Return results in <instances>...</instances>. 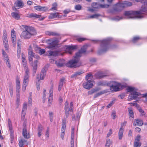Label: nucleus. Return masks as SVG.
Listing matches in <instances>:
<instances>
[{
    "mask_svg": "<svg viewBox=\"0 0 147 147\" xmlns=\"http://www.w3.org/2000/svg\"><path fill=\"white\" fill-rule=\"evenodd\" d=\"M136 122L134 121L133 123V125L136 126L137 125L142 126L143 124L142 120L140 119H135Z\"/></svg>",
    "mask_w": 147,
    "mask_h": 147,
    "instance_id": "obj_19",
    "label": "nucleus"
},
{
    "mask_svg": "<svg viewBox=\"0 0 147 147\" xmlns=\"http://www.w3.org/2000/svg\"><path fill=\"white\" fill-rule=\"evenodd\" d=\"M107 76V75L101 71H98L95 74L96 78L97 79H100Z\"/></svg>",
    "mask_w": 147,
    "mask_h": 147,
    "instance_id": "obj_10",
    "label": "nucleus"
},
{
    "mask_svg": "<svg viewBox=\"0 0 147 147\" xmlns=\"http://www.w3.org/2000/svg\"><path fill=\"white\" fill-rule=\"evenodd\" d=\"M26 114V112H22V117L21 119L22 121H23L25 118V115Z\"/></svg>",
    "mask_w": 147,
    "mask_h": 147,
    "instance_id": "obj_62",
    "label": "nucleus"
},
{
    "mask_svg": "<svg viewBox=\"0 0 147 147\" xmlns=\"http://www.w3.org/2000/svg\"><path fill=\"white\" fill-rule=\"evenodd\" d=\"M58 16V13H51L49 16V19H52L57 18Z\"/></svg>",
    "mask_w": 147,
    "mask_h": 147,
    "instance_id": "obj_33",
    "label": "nucleus"
},
{
    "mask_svg": "<svg viewBox=\"0 0 147 147\" xmlns=\"http://www.w3.org/2000/svg\"><path fill=\"white\" fill-rule=\"evenodd\" d=\"M131 95H135L136 96H138L140 95V94L136 91H134L131 93Z\"/></svg>",
    "mask_w": 147,
    "mask_h": 147,
    "instance_id": "obj_59",
    "label": "nucleus"
},
{
    "mask_svg": "<svg viewBox=\"0 0 147 147\" xmlns=\"http://www.w3.org/2000/svg\"><path fill=\"white\" fill-rule=\"evenodd\" d=\"M8 126L9 129L10 131H12V126L11 123V121L9 120L8 121Z\"/></svg>",
    "mask_w": 147,
    "mask_h": 147,
    "instance_id": "obj_54",
    "label": "nucleus"
},
{
    "mask_svg": "<svg viewBox=\"0 0 147 147\" xmlns=\"http://www.w3.org/2000/svg\"><path fill=\"white\" fill-rule=\"evenodd\" d=\"M98 86H104L106 85V84L103 82H99L97 83Z\"/></svg>",
    "mask_w": 147,
    "mask_h": 147,
    "instance_id": "obj_60",
    "label": "nucleus"
},
{
    "mask_svg": "<svg viewBox=\"0 0 147 147\" xmlns=\"http://www.w3.org/2000/svg\"><path fill=\"white\" fill-rule=\"evenodd\" d=\"M109 5L107 4H99V7H100L102 8H108Z\"/></svg>",
    "mask_w": 147,
    "mask_h": 147,
    "instance_id": "obj_51",
    "label": "nucleus"
},
{
    "mask_svg": "<svg viewBox=\"0 0 147 147\" xmlns=\"http://www.w3.org/2000/svg\"><path fill=\"white\" fill-rule=\"evenodd\" d=\"M15 5L19 8H22L24 6V2L22 0H17L15 3Z\"/></svg>",
    "mask_w": 147,
    "mask_h": 147,
    "instance_id": "obj_14",
    "label": "nucleus"
},
{
    "mask_svg": "<svg viewBox=\"0 0 147 147\" xmlns=\"http://www.w3.org/2000/svg\"><path fill=\"white\" fill-rule=\"evenodd\" d=\"M147 11V6H142L140 9L139 11H136V13L138 16H141L140 15L144 13ZM142 17H143L142 16ZM143 17H142V18Z\"/></svg>",
    "mask_w": 147,
    "mask_h": 147,
    "instance_id": "obj_12",
    "label": "nucleus"
},
{
    "mask_svg": "<svg viewBox=\"0 0 147 147\" xmlns=\"http://www.w3.org/2000/svg\"><path fill=\"white\" fill-rule=\"evenodd\" d=\"M124 15L127 19L142 18V16H138L136 11H126L124 12Z\"/></svg>",
    "mask_w": 147,
    "mask_h": 147,
    "instance_id": "obj_4",
    "label": "nucleus"
},
{
    "mask_svg": "<svg viewBox=\"0 0 147 147\" xmlns=\"http://www.w3.org/2000/svg\"><path fill=\"white\" fill-rule=\"evenodd\" d=\"M124 2L125 7H130L132 5V3L130 2L125 1Z\"/></svg>",
    "mask_w": 147,
    "mask_h": 147,
    "instance_id": "obj_47",
    "label": "nucleus"
},
{
    "mask_svg": "<svg viewBox=\"0 0 147 147\" xmlns=\"http://www.w3.org/2000/svg\"><path fill=\"white\" fill-rule=\"evenodd\" d=\"M23 62V65L24 67V68L25 70V71H29V69L28 68V66H27V63L26 62V61L22 62Z\"/></svg>",
    "mask_w": 147,
    "mask_h": 147,
    "instance_id": "obj_39",
    "label": "nucleus"
},
{
    "mask_svg": "<svg viewBox=\"0 0 147 147\" xmlns=\"http://www.w3.org/2000/svg\"><path fill=\"white\" fill-rule=\"evenodd\" d=\"M65 80L64 78H62L60 79L59 85L63 86V83Z\"/></svg>",
    "mask_w": 147,
    "mask_h": 147,
    "instance_id": "obj_55",
    "label": "nucleus"
},
{
    "mask_svg": "<svg viewBox=\"0 0 147 147\" xmlns=\"http://www.w3.org/2000/svg\"><path fill=\"white\" fill-rule=\"evenodd\" d=\"M22 26L24 29L20 35L22 38L28 39L36 34V31L34 27L26 25H22Z\"/></svg>",
    "mask_w": 147,
    "mask_h": 147,
    "instance_id": "obj_2",
    "label": "nucleus"
},
{
    "mask_svg": "<svg viewBox=\"0 0 147 147\" xmlns=\"http://www.w3.org/2000/svg\"><path fill=\"white\" fill-rule=\"evenodd\" d=\"M82 8V6L80 4L76 5L75 6V9L77 10H81Z\"/></svg>",
    "mask_w": 147,
    "mask_h": 147,
    "instance_id": "obj_46",
    "label": "nucleus"
},
{
    "mask_svg": "<svg viewBox=\"0 0 147 147\" xmlns=\"http://www.w3.org/2000/svg\"><path fill=\"white\" fill-rule=\"evenodd\" d=\"M129 97H130V99L131 100L134 99H136L137 98V96L135 95H131L129 96Z\"/></svg>",
    "mask_w": 147,
    "mask_h": 147,
    "instance_id": "obj_61",
    "label": "nucleus"
},
{
    "mask_svg": "<svg viewBox=\"0 0 147 147\" xmlns=\"http://www.w3.org/2000/svg\"><path fill=\"white\" fill-rule=\"evenodd\" d=\"M127 90L128 92H133L134 90H137V89L131 86H129Z\"/></svg>",
    "mask_w": 147,
    "mask_h": 147,
    "instance_id": "obj_36",
    "label": "nucleus"
},
{
    "mask_svg": "<svg viewBox=\"0 0 147 147\" xmlns=\"http://www.w3.org/2000/svg\"><path fill=\"white\" fill-rule=\"evenodd\" d=\"M141 138V136L140 135H138L136 137L135 139L134 142H137L140 143V141Z\"/></svg>",
    "mask_w": 147,
    "mask_h": 147,
    "instance_id": "obj_45",
    "label": "nucleus"
},
{
    "mask_svg": "<svg viewBox=\"0 0 147 147\" xmlns=\"http://www.w3.org/2000/svg\"><path fill=\"white\" fill-rule=\"evenodd\" d=\"M141 145V144L137 142H134V147H140Z\"/></svg>",
    "mask_w": 147,
    "mask_h": 147,
    "instance_id": "obj_58",
    "label": "nucleus"
},
{
    "mask_svg": "<svg viewBox=\"0 0 147 147\" xmlns=\"http://www.w3.org/2000/svg\"><path fill=\"white\" fill-rule=\"evenodd\" d=\"M47 42L49 46L47 47L49 49H53L57 47L59 43V40H52L49 39L47 41Z\"/></svg>",
    "mask_w": 147,
    "mask_h": 147,
    "instance_id": "obj_6",
    "label": "nucleus"
},
{
    "mask_svg": "<svg viewBox=\"0 0 147 147\" xmlns=\"http://www.w3.org/2000/svg\"><path fill=\"white\" fill-rule=\"evenodd\" d=\"M46 34L49 36H59L60 34L56 32L47 31L45 32Z\"/></svg>",
    "mask_w": 147,
    "mask_h": 147,
    "instance_id": "obj_25",
    "label": "nucleus"
},
{
    "mask_svg": "<svg viewBox=\"0 0 147 147\" xmlns=\"http://www.w3.org/2000/svg\"><path fill=\"white\" fill-rule=\"evenodd\" d=\"M92 41L95 43L99 41L100 42V47L98 51V53L99 55L106 52L109 49H114L117 47L116 45H110L111 40L109 38L106 39L102 40H92Z\"/></svg>",
    "mask_w": 147,
    "mask_h": 147,
    "instance_id": "obj_1",
    "label": "nucleus"
},
{
    "mask_svg": "<svg viewBox=\"0 0 147 147\" xmlns=\"http://www.w3.org/2000/svg\"><path fill=\"white\" fill-rule=\"evenodd\" d=\"M123 130L122 127L120 128L119 132V140L121 139L123 135Z\"/></svg>",
    "mask_w": 147,
    "mask_h": 147,
    "instance_id": "obj_34",
    "label": "nucleus"
},
{
    "mask_svg": "<svg viewBox=\"0 0 147 147\" xmlns=\"http://www.w3.org/2000/svg\"><path fill=\"white\" fill-rule=\"evenodd\" d=\"M42 129L43 127L42 125L40 124L39 125H38V131L42 132Z\"/></svg>",
    "mask_w": 147,
    "mask_h": 147,
    "instance_id": "obj_63",
    "label": "nucleus"
},
{
    "mask_svg": "<svg viewBox=\"0 0 147 147\" xmlns=\"http://www.w3.org/2000/svg\"><path fill=\"white\" fill-rule=\"evenodd\" d=\"M138 110L139 111L140 113L142 115H145V113L144 111L142 109H141L140 108H138Z\"/></svg>",
    "mask_w": 147,
    "mask_h": 147,
    "instance_id": "obj_53",
    "label": "nucleus"
},
{
    "mask_svg": "<svg viewBox=\"0 0 147 147\" xmlns=\"http://www.w3.org/2000/svg\"><path fill=\"white\" fill-rule=\"evenodd\" d=\"M93 77L92 74L91 73H89L87 74V75L85 77L86 80H88L90 79H92Z\"/></svg>",
    "mask_w": 147,
    "mask_h": 147,
    "instance_id": "obj_37",
    "label": "nucleus"
},
{
    "mask_svg": "<svg viewBox=\"0 0 147 147\" xmlns=\"http://www.w3.org/2000/svg\"><path fill=\"white\" fill-rule=\"evenodd\" d=\"M141 39L142 38L140 36H136L133 38L131 41L134 43H135Z\"/></svg>",
    "mask_w": 147,
    "mask_h": 147,
    "instance_id": "obj_31",
    "label": "nucleus"
},
{
    "mask_svg": "<svg viewBox=\"0 0 147 147\" xmlns=\"http://www.w3.org/2000/svg\"><path fill=\"white\" fill-rule=\"evenodd\" d=\"M101 16V15L98 14H95L91 15L90 16V18H97L98 17Z\"/></svg>",
    "mask_w": 147,
    "mask_h": 147,
    "instance_id": "obj_42",
    "label": "nucleus"
},
{
    "mask_svg": "<svg viewBox=\"0 0 147 147\" xmlns=\"http://www.w3.org/2000/svg\"><path fill=\"white\" fill-rule=\"evenodd\" d=\"M98 90V89H92L90 91H89L88 92V93L89 95H91L93 93L97 92Z\"/></svg>",
    "mask_w": 147,
    "mask_h": 147,
    "instance_id": "obj_41",
    "label": "nucleus"
},
{
    "mask_svg": "<svg viewBox=\"0 0 147 147\" xmlns=\"http://www.w3.org/2000/svg\"><path fill=\"white\" fill-rule=\"evenodd\" d=\"M28 59L31 62L32 61V57L34 54L33 53L32 50L31 48L30 49L28 50Z\"/></svg>",
    "mask_w": 147,
    "mask_h": 147,
    "instance_id": "obj_23",
    "label": "nucleus"
},
{
    "mask_svg": "<svg viewBox=\"0 0 147 147\" xmlns=\"http://www.w3.org/2000/svg\"><path fill=\"white\" fill-rule=\"evenodd\" d=\"M103 94V92H98V93L95 94L94 96V98H95Z\"/></svg>",
    "mask_w": 147,
    "mask_h": 147,
    "instance_id": "obj_56",
    "label": "nucleus"
},
{
    "mask_svg": "<svg viewBox=\"0 0 147 147\" xmlns=\"http://www.w3.org/2000/svg\"><path fill=\"white\" fill-rule=\"evenodd\" d=\"M11 142L12 143L13 142V140L14 139V135L12 131H11Z\"/></svg>",
    "mask_w": 147,
    "mask_h": 147,
    "instance_id": "obj_57",
    "label": "nucleus"
},
{
    "mask_svg": "<svg viewBox=\"0 0 147 147\" xmlns=\"http://www.w3.org/2000/svg\"><path fill=\"white\" fill-rule=\"evenodd\" d=\"M48 52L50 56H56L59 55L62 56L63 55V54L61 53L60 51L57 50L54 51H49Z\"/></svg>",
    "mask_w": 147,
    "mask_h": 147,
    "instance_id": "obj_13",
    "label": "nucleus"
},
{
    "mask_svg": "<svg viewBox=\"0 0 147 147\" xmlns=\"http://www.w3.org/2000/svg\"><path fill=\"white\" fill-rule=\"evenodd\" d=\"M30 72L29 71H25L24 76V77L23 83L28 84L29 82Z\"/></svg>",
    "mask_w": 147,
    "mask_h": 147,
    "instance_id": "obj_11",
    "label": "nucleus"
},
{
    "mask_svg": "<svg viewBox=\"0 0 147 147\" xmlns=\"http://www.w3.org/2000/svg\"><path fill=\"white\" fill-rule=\"evenodd\" d=\"M19 145L20 147H23L24 145L23 140L21 139L19 141Z\"/></svg>",
    "mask_w": 147,
    "mask_h": 147,
    "instance_id": "obj_52",
    "label": "nucleus"
},
{
    "mask_svg": "<svg viewBox=\"0 0 147 147\" xmlns=\"http://www.w3.org/2000/svg\"><path fill=\"white\" fill-rule=\"evenodd\" d=\"M3 43L4 42H8L7 38L6 32L5 31H4L3 34Z\"/></svg>",
    "mask_w": 147,
    "mask_h": 147,
    "instance_id": "obj_30",
    "label": "nucleus"
},
{
    "mask_svg": "<svg viewBox=\"0 0 147 147\" xmlns=\"http://www.w3.org/2000/svg\"><path fill=\"white\" fill-rule=\"evenodd\" d=\"M82 65V62L80 61V58L76 55L66 64L67 67L74 68L79 67Z\"/></svg>",
    "mask_w": 147,
    "mask_h": 147,
    "instance_id": "obj_3",
    "label": "nucleus"
},
{
    "mask_svg": "<svg viewBox=\"0 0 147 147\" xmlns=\"http://www.w3.org/2000/svg\"><path fill=\"white\" fill-rule=\"evenodd\" d=\"M92 80H90L86 82L83 84V86L84 88L86 89H89L91 88L93 86Z\"/></svg>",
    "mask_w": 147,
    "mask_h": 147,
    "instance_id": "obj_8",
    "label": "nucleus"
},
{
    "mask_svg": "<svg viewBox=\"0 0 147 147\" xmlns=\"http://www.w3.org/2000/svg\"><path fill=\"white\" fill-rule=\"evenodd\" d=\"M111 142L110 140H107L105 145V147H109Z\"/></svg>",
    "mask_w": 147,
    "mask_h": 147,
    "instance_id": "obj_48",
    "label": "nucleus"
},
{
    "mask_svg": "<svg viewBox=\"0 0 147 147\" xmlns=\"http://www.w3.org/2000/svg\"><path fill=\"white\" fill-rule=\"evenodd\" d=\"M66 51L70 54L72 53L73 50L76 49V47L73 45H67L66 46Z\"/></svg>",
    "mask_w": 147,
    "mask_h": 147,
    "instance_id": "obj_9",
    "label": "nucleus"
},
{
    "mask_svg": "<svg viewBox=\"0 0 147 147\" xmlns=\"http://www.w3.org/2000/svg\"><path fill=\"white\" fill-rule=\"evenodd\" d=\"M4 61L6 63V64L8 67L10 69L11 68V65L9 59L7 55L3 56Z\"/></svg>",
    "mask_w": 147,
    "mask_h": 147,
    "instance_id": "obj_18",
    "label": "nucleus"
},
{
    "mask_svg": "<svg viewBox=\"0 0 147 147\" xmlns=\"http://www.w3.org/2000/svg\"><path fill=\"white\" fill-rule=\"evenodd\" d=\"M17 52L18 55H20L21 52V47L22 42L19 40L17 42Z\"/></svg>",
    "mask_w": 147,
    "mask_h": 147,
    "instance_id": "obj_26",
    "label": "nucleus"
},
{
    "mask_svg": "<svg viewBox=\"0 0 147 147\" xmlns=\"http://www.w3.org/2000/svg\"><path fill=\"white\" fill-rule=\"evenodd\" d=\"M86 40H87L86 38L82 37H79L77 38V40L80 42H81Z\"/></svg>",
    "mask_w": 147,
    "mask_h": 147,
    "instance_id": "obj_49",
    "label": "nucleus"
},
{
    "mask_svg": "<svg viewBox=\"0 0 147 147\" xmlns=\"http://www.w3.org/2000/svg\"><path fill=\"white\" fill-rule=\"evenodd\" d=\"M113 82L115 85H112L110 86V90L112 91H117L121 90L125 87V85H122L120 83L116 82Z\"/></svg>",
    "mask_w": 147,
    "mask_h": 147,
    "instance_id": "obj_5",
    "label": "nucleus"
},
{
    "mask_svg": "<svg viewBox=\"0 0 147 147\" xmlns=\"http://www.w3.org/2000/svg\"><path fill=\"white\" fill-rule=\"evenodd\" d=\"M38 62L37 60H36L34 61L32 66L33 67V76H34L36 74V73L37 69V63Z\"/></svg>",
    "mask_w": 147,
    "mask_h": 147,
    "instance_id": "obj_17",
    "label": "nucleus"
},
{
    "mask_svg": "<svg viewBox=\"0 0 147 147\" xmlns=\"http://www.w3.org/2000/svg\"><path fill=\"white\" fill-rule=\"evenodd\" d=\"M22 134L25 138L28 139L30 138L29 135L27 134L26 127V126L23 125V126Z\"/></svg>",
    "mask_w": 147,
    "mask_h": 147,
    "instance_id": "obj_15",
    "label": "nucleus"
},
{
    "mask_svg": "<svg viewBox=\"0 0 147 147\" xmlns=\"http://www.w3.org/2000/svg\"><path fill=\"white\" fill-rule=\"evenodd\" d=\"M34 9L39 11H45L47 9L45 7H42L40 5H38L34 7Z\"/></svg>",
    "mask_w": 147,
    "mask_h": 147,
    "instance_id": "obj_21",
    "label": "nucleus"
},
{
    "mask_svg": "<svg viewBox=\"0 0 147 147\" xmlns=\"http://www.w3.org/2000/svg\"><path fill=\"white\" fill-rule=\"evenodd\" d=\"M92 6L94 8L97 9L99 7V4L96 3H93L92 4Z\"/></svg>",
    "mask_w": 147,
    "mask_h": 147,
    "instance_id": "obj_40",
    "label": "nucleus"
},
{
    "mask_svg": "<svg viewBox=\"0 0 147 147\" xmlns=\"http://www.w3.org/2000/svg\"><path fill=\"white\" fill-rule=\"evenodd\" d=\"M65 60L63 59H59L55 62V64L59 67H61L63 66Z\"/></svg>",
    "mask_w": 147,
    "mask_h": 147,
    "instance_id": "obj_16",
    "label": "nucleus"
},
{
    "mask_svg": "<svg viewBox=\"0 0 147 147\" xmlns=\"http://www.w3.org/2000/svg\"><path fill=\"white\" fill-rule=\"evenodd\" d=\"M83 72L82 71H78L75 72L74 74L72 75L71 76V78H76L78 76L80 75L83 74Z\"/></svg>",
    "mask_w": 147,
    "mask_h": 147,
    "instance_id": "obj_27",
    "label": "nucleus"
},
{
    "mask_svg": "<svg viewBox=\"0 0 147 147\" xmlns=\"http://www.w3.org/2000/svg\"><path fill=\"white\" fill-rule=\"evenodd\" d=\"M86 46H84L81 48V49L78 52L75 54V55L80 58L82 56V54L85 53L86 52Z\"/></svg>",
    "mask_w": 147,
    "mask_h": 147,
    "instance_id": "obj_7",
    "label": "nucleus"
},
{
    "mask_svg": "<svg viewBox=\"0 0 147 147\" xmlns=\"http://www.w3.org/2000/svg\"><path fill=\"white\" fill-rule=\"evenodd\" d=\"M128 111L129 113V117L133 118L134 117V112L132 108H128Z\"/></svg>",
    "mask_w": 147,
    "mask_h": 147,
    "instance_id": "obj_29",
    "label": "nucleus"
},
{
    "mask_svg": "<svg viewBox=\"0 0 147 147\" xmlns=\"http://www.w3.org/2000/svg\"><path fill=\"white\" fill-rule=\"evenodd\" d=\"M4 47L6 51H8L9 49V45L8 42H4L3 43Z\"/></svg>",
    "mask_w": 147,
    "mask_h": 147,
    "instance_id": "obj_50",
    "label": "nucleus"
},
{
    "mask_svg": "<svg viewBox=\"0 0 147 147\" xmlns=\"http://www.w3.org/2000/svg\"><path fill=\"white\" fill-rule=\"evenodd\" d=\"M27 109V104L25 103L23 104L22 112H26Z\"/></svg>",
    "mask_w": 147,
    "mask_h": 147,
    "instance_id": "obj_43",
    "label": "nucleus"
},
{
    "mask_svg": "<svg viewBox=\"0 0 147 147\" xmlns=\"http://www.w3.org/2000/svg\"><path fill=\"white\" fill-rule=\"evenodd\" d=\"M11 15L12 17L16 20H18L20 18V16L16 12L12 13Z\"/></svg>",
    "mask_w": 147,
    "mask_h": 147,
    "instance_id": "obj_32",
    "label": "nucleus"
},
{
    "mask_svg": "<svg viewBox=\"0 0 147 147\" xmlns=\"http://www.w3.org/2000/svg\"><path fill=\"white\" fill-rule=\"evenodd\" d=\"M115 103L114 100L112 101L107 106L108 108L110 107Z\"/></svg>",
    "mask_w": 147,
    "mask_h": 147,
    "instance_id": "obj_64",
    "label": "nucleus"
},
{
    "mask_svg": "<svg viewBox=\"0 0 147 147\" xmlns=\"http://www.w3.org/2000/svg\"><path fill=\"white\" fill-rule=\"evenodd\" d=\"M41 15H37L35 13H31L28 14L27 15V17L30 18H40Z\"/></svg>",
    "mask_w": 147,
    "mask_h": 147,
    "instance_id": "obj_22",
    "label": "nucleus"
},
{
    "mask_svg": "<svg viewBox=\"0 0 147 147\" xmlns=\"http://www.w3.org/2000/svg\"><path fill=\"white\" fill-rule=\"evenodd\" d=\"M73 103L72 102H70L69 109V105L67 106H65V111L69 110L70 112H72L73 111Z\"/></svg>",
    "mask_w": 147,
    "mask_h": 147,
    "instance_id": "obj_24",
    "label": "nucleus"
},
{
    "mask_svg": "<svg viewBox=\"0 0 147 147\" xmlns=\"http://www.w3.org/2000/svg\"><path fill=\"white\" fill-rule=\"evenodd\" d=\"M117 4L119 6V7L121 8V10H122L125 7L124 2L123 3H118Z\"/></svg>",
    "mask_w": 147,
    "mask_h": 147,
    "instance_id": "obj_44",
    "label": "nucleus"
},
{
    "mask_svg": "<svg viewBox=\"0 0 147 147\" xmlns=\"http://www.w3.org/2000/svg\"><path fill=\"white\" fill-rule=\"evenodd\" d=\"M44 75V74H40V79H39V76L40 75L39 74H38L36 77V79L38 80V82H39L40 80H42L44 79V77L46 75H45L44 76L43 75Z\"/></svg>",
    "mask_w": 147,
    "mask_h": 147,
    "instance_id": "obj_35",
    "label": "nucleus"
},
{
    "mask_svg": "<svg viewBox=\"0 0 147 147\" xmlns=\"http://www.w3.org/2000/svg\"><path fill=\"white\" fill-rule=\"evenodd\" d=\"M74 131H71V147H74Z\"/></svg>",
    "mask_w": 147,
    "mask_h": 147,
    "instance_id": "obj_28",
    "label": "nucleus"
},
{
    "mask_svg": "<svg viewBox=\"0 0 147 147\" xmlns=\"http://www.w3.org/2000/svg\"><path fill=\"white\" fill-rule=\"evenodd\" d=\"M20 95H19V94H17V99L16 100V105L17 108H18L19 105V103L20 102Z\"/></svg>",
    "mask_w": 147,
    "mask_h": 147,
    "instance_id": "obj_38",
    "label": "nucleus"
},
{
    "mask_svg": "<svg viewBox=\"0 0 147 147\" xmlns=\"http://www.w3.org/2000/svg\"><path fill=\"white\" fill-rule=\"evenodd\" d=\"M121 10V8L119 7V6L117 4L114 7L113 9L111 10L110 12L112 13H114L115 12H119Z\"/></svg>",
    "mask_w": 147,
    "mask_h": 147,
    "instance_id": "obj_20",
    "label": "nucleus"
}]
</instances>
